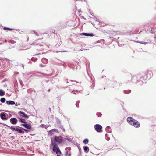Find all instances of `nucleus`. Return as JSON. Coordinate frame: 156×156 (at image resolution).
I'll use <instances>...</instances> for the list:
<instances>
[{
  "mask_svg": "<svg viewBox=\"0 0 156 156\" xmlns=\"http://www.w3.org/2000/svg\"><path fill=\"white\" fill-rule=\"evenodd\" d=\"M131 92L130 90H128L127 91H125V92L126 93H129Z\"/></svg>",
  "mask_w": 156,
  "mask_h": 156,
  "instance_id": "nucleus-20",
  "label": "nucleus"
},
{
  "mask_svg": "<svg viewBox=\"0 0 156 156\" xmlns=\"http://www.w3.org/2000/svg\"><path fill=\"white\" fill-rule=\"evenodd\" d=\"M63 137L61 136H55L54 138V140H55L54 142H55V143L57 142L58 143L60 144L63 141ZM52 142L54 143V142H52Z\"/></svg>",
  "mask_w": 156,
  "mask_h": 156,
  "instance_id": "nucleus-3",
  "label": "nucleus"
},
{
  "mask_svg": "<svg viewBox=\"0 0 156 156\" xmlns=\"http://www.w3.org/2000/svg\"><path fill=\"white\" fill-rule=\"evenodd\" d=\"M23 129L26 132H28L29 131V130H27V129Z\"/></svg>",
  "mask_w": 156,
  "mask_h": 156,
  "instance_id": "nucleus-21",
  "label": "nucleus"
},
{
  "mask_svg": "<svg viewBox=\"0 0 156 156\" xmlns=\"http://www.w3.org/2000/svg\"><path fill=\"white\" fill-rule=\"evenodd\" d=\"M34 33H35V34L36 36H38V34L37 33V32H34Z\"/></svg>",
  "mask_w": 156,
  "mask_h": 156,
  "instance_id": "nucleus-22",
  "label": "nucleus"
},
{
  "mask_svg": "<svg viewBox=\"0 0 156 156\" xmlns=\"http://www.w3.org/2000/svg\"><path fill=\"white\" fill-rule=\"evenodd\" d=\"M10 122L12 124L15 125L17 123V119L15 118H11L10 120Z\"/></svg>",
  "mask_w": 156,
  "mask_h": 156,
  "instance_id": "nucleus-7",
  "label": "nucleus"
},
{
  "mask_svg": "<svg viewBox=\"0 0 156 156\" xmlns=\"http://www.w3.org/2000/svg\"><path fill=\"white\" fill-rule=\"evenodd\" d=\"M128 122L135 127L139 128L140 126L139 122L132 117H128L127 119Z\"/></svg>",
  "mask_w": 156,
  "mask_h": 156,
  "instance_id": "nucleus-1",
  "label": "nucleus"
},
{
  "mask_svg": "<svg viewBox=\"0 0 156 156\" xmlns=\"http://www.w3.org/2000/svg\"><path fill=\"white\" fill-rule=\"evenodd\" d=\"M5 100H6V99H5V98H2L1 99L0 101L2 103H4V102H5Z\"/></svg>",
  "mask_w": 156,
  "mask_h": 156,
  "instance_id": "nucleus-16",
  "label": "nucleus"
},
{
  "mask_svg": "<svg viewBox=\"0 0 156 156\" xmlns=\"http://www.w3.org/2000/svg\"><path fill=\"white\" fill-rule=\"evenodd\" d=\"M6 103L8 105H13L15 104L14 101H7Z\"/></svg>",
  "mask_w": 156,
  "mask_h": 156,
  "instance_id": "nucleus-12",
  "label": "nucleus"
},
{
  "mask_svg": "<svg viewBox=\"0 0 156 156\" xmlns=\"http://www.w3.org/2000/svg\"><path fill=\"white\" fill-rule=\"evenodd\" d=\"M83 148L84 151L86 153H87L89 151V148L87 146H84Z\"/></svg>",
  "mask_w": 156,
  "mask_h": 156,
  "instance_id": "nucleus-13",
  "label": "nucleus"
},
{
  "mask_svg": "<svg viewBox=\"0 0 156 156\" xmlns=\"http://www.w3.org/2000/svg\"><path fill=\"white\" fill-rule=\"evenodd\" d=\"M89 140L88 139H86L83 141V143L85 144H87L88 143Z\"/></svg>",
  "mask_w": 156,
  "mask_h": 156,
  "instance_id": "nucleus-18",
  "label": "nucleus"
},
{
  "mask_svg": "<svg viewBox=\"0 0 156 156\" xmlns=\"http://www.w3.org/2000/svg\"><path fill=\"white\" fill-rule=\"evenodd\" d=\"M1 118L3 120H6L7 118L6 117V115L4 113H1L0 114Z\"/></svg>",
  "mask_w": 156,
  "mask_h": 156,
  "instance_id": "nucleus-11",
  "label": "nucleus"
},
{
  "mask_svg": "<svg viewBox=\"0 0 156 156\" xmlns=\"http://www.w3.org/2000/svg\"><path fill=\"white\" fill-rule=\"evenodd\" d=\"M52 145L53 146L52 148L53 151L56 152V153L57 154V156H60V155L61 154V152L58 145L55 142H52Z\"/></svg>",
  "mask_w": 156,
  "mask_h": 156,
  "instance_id": "nucleus-2",
  "label": "nucleus"
},
{
  "mask_svg": "<svg viewBox=\"0 0 156 156\" xmlns=\"http://www.w3.org/2000/svg\"><path fill=\"white\" fill-rule=\"evenodd\" d=\"M94 128L97 132H101L102 131V127L100 125L96 124L94 126Z\"/></svg>",
  "mask_w": 156,
  "mask_h": 156,
  "instance_id": "nucleus-5",
  "label": "nucleus"
},
{
  "mask_svg": "<svg viewBox=\"0 0 156 156\" xmlns=\"http://www.w3.org/2000/svg\"><path fill=\"white\" fill-rule=\"evenodd\" d=\"M19 114L21 116L24 117L26 118H28L29 117L27 115L25 114L24 112L22 111L19 112Z\"/></svg>",
  "mask_w": 156,
  "mask_h": 156,
  "instance_id": "nucleus-8",
  "label": "nucleus"
},
{
  "mask_svg": "<svg viewBox=\"0 0 156 156\" xmlns=\"http://www.w3.org/2000/svg\"><path fill=\"white\" fill-rule=\"evenodd\" d=\"M20 121L23 123H24L25 124L26 123V122H25V119H20Z\"/></svg>",
  "mask_w": 156,
  "mask_h": 156,
  "instance_id": "nucleus-17",
  "label": "nucleus"
},
{
  "mask_svg": "<svg viewBox=\"0 0 156 156\" xmlns=\"http://www.w3.org/2000/svg\"><path fill=\"white\" fill-rule=\"evenodd\" d=\"M21 125L28 129H30L31 128V124H27V123L25 124H22Z\"/></svg>",
  "mask_w": 156,
  "mask_h": 156,
  "instance_id": "nucleus-9",
  "label": "nucleus"
},
{
  "mask_svg": "<svg viewBox=\"0 0 156 156\" xmlns=\"http://www.w3.org/2000/svg\"><path fill=\"white\" fill-rule=\"evenodd\" d=\"M73 93L74 94H76V93H75V92H74L73 91Z\"/></svg>",
  "mask_w": 156,
  "mask_h": 156,
  "instance_id": "nucleus-24",
  "label": "nucleus"
},
{
  "mask_svg": "<svg viewBox=\"0 0 156 156\" xmlns=\"http://www.w3.org/2000/svg\"><path fill=\"white\" fill-rule=\"evenodd\" d=\"M153 76V73L151 71H148L147 72V74L143 77V79L144 80H147V79H150Z\"/></svg>",
  "mask_w": 156,
  "mask_h": 156,
  "instance_id": "nucleus-4",
  "label": "nucleus"
},
{
  "mask_svg": "<svg viewBox=\"0 0 156 156\" xmlns=\"http://www.w3.org/2000/svg\"><path fill=\"white\" fill-rule=\"evenodd\" d=\"M80 34L81 35H84L86 36H94V34L93 33H80Z\"/></svg>",
  "mask_w": 156,
  "mask_h": 156,
  "instance_id": "nucleus-10",
  "label": "nucleus"
},
{
  "mask_svg": "<svg viewBox=\"0 0 156 156\" xmlns=\"http://www.w3.org/2000/svg\"><path fill=\"white\" fill-rule=\"evenodd\" d=\"M140 43H141V44H143V43H141V42H140ZM146 43H143V44H146Z\"/></svg>",
  "mask_w": 156,
  "mask_h": 156,
  "instance_id": "nucleus-23",
  "label": "nucleus"
},
{
  "mask_svg": "<svg viewBox=\"0 0 156 156\" xmlns=\"http://www.w3.org/2000/svg\"><path fill=\"white\" fill-rule=\"evenodd\" d=\"M3 29L4 30H13V29H10V28H7V27H4V28H3Z\"/></svg>",
  "mask_w": 156,
  "mask_h": 156,
  "instance_id": "nucleus-19",
  "label": "nucleus"
},
{
  "mask_svg": "<svg viewBox=\"0 0 156 156\" xmlns=\"http://www.w3.org/2000/svg\"><path fill=\"white\" fill-rule=\"evenodd\" d=\"M56 130L55 129H52L49 131V134L51 135L53 134V132L56 131Z\"/></svg>",
  "mask_w": 156,
  "mask_h": 156,
  "instance_id": "nucleus-14",
  "label": "nucleus"
},
{
  "mask_svg": "<svg viewBox=\"0 0 156 156\" xmlns=\"http://www.w3.org/2000/svg\"><path fill=\"white\" fill-rule=\"evenodd\" d=\"M8 127L10 128V129L13 131H17L19 133H23V131L22 130L20 129L19 128H15L13 126H8Z\"/></svg>",
  "mask_w": 156,
  "mask_h": 156,
  "instance_id": "nucleus-6",
  "label": "nucleus"
},
{
  "mask_svg": "<svg viewBox=\"0 0 156 156\" xmlns=\"http://www.w3.org/2000/svg\"><path fill=\"white\" fill-rule=\"evenodd\" d=\"M5 92L3 91L2 90H0V96H3L5 94Z\"/></svg>",
  "mask_w": 156,
  "mask_h": 156,
  "instance_id": "nucleus-15",
  "label": "nucleus"
}]
</instances>
